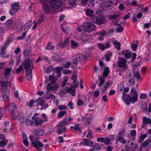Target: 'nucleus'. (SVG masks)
Returning <instances> with one entry per match:
<instances>
[{"label":"nucleus","instance_id":"obj_13","mask_svg":"<svg viewBox=\"0 0 151 151\" xmlns=\"http://www.w3.org/2000/svg\"><path fill=\"white\" fill-rule=\"evenodd\" d=\"M113 5V2L112 1H108L102 3L101 5V7L102 9H104L110 7Z\"/></svg>","mask_w":151,"mask_h":151},{"label":"nucleus","instance_id":"obj_6","mask_svg":"<svg viewBox=\"0 0 151 151\" xmlns=\"http://www.w3.org/2000/svg\"><path fill=\"white\" fill-rule=\"evenodd\" d=\"M62 1L61 0H51L49 6L51 8L58 9L61 6Z\"/></svg>","mask_w":151,"mask_h":151},{"label":"nucleus","instance_id":"obj_8","mask_svg":"<svg viewBox=\"0 0 151 151\" xmlns=\"http://www.w3.org/2000/svg\"><path fill=\"white\" fill-rule=\"evenodd\" d=\"M17 109V107L13 102H10L8 105V109L11 113V117L12 118H15V114L16 113L15 112V110Z\"/></svg>","mask_w":151,"mask_h":151},{"label":"nucleus","instance_id":"obj_11","mask_svg":"<svg viewBox=\"0 0 151 151\" xmlns=\"http://www.w3.org/2000/svg\"><path fill=\"white\" fill-rule=\"evenodd\" d=\"M91 20L92 22L99 25L103 24L105 22V19L104 18H93Z\"/></svg>","mask_w":151,"mask_h":151},{"label":"nucleus","instance_id":"obj_16","mask_svg":"<svg viewBox=\"0 0 151 151\" xmlns=\"http://www.w3.org/2000/svg\"><path fill=\"white\" fill-rule=\"evenodd\" d=\"M52 84L48 83L46 86L47 89L48 91H54L58 89V86L57 84H56L53 86H51Z\"/></svg>","mask_w":151,"mask_h":151},{"label":"nucleus","instance_id":"obj_37","mask_svg":"<svg viewBox=\"0 0 151 151\" xmlns=\"http://www.w3.org/2000/svg\"><path fill=\"white\" fill-rule=\"evenodd\" d=\"M9 92H6L2 95V97L4 101L7 100V99L9 98Z\"/></svg>","mask_w":151,"mask_h":151},{"label":"nucleus","instance_id":"obj_48","mask_svg":"<svg viewBox=\"0 0 151 151\" xmlns=\"http://www.w3.org/2000/svg\"><path fill=\"white\" fill-rule=\"evenodd\" d=\"M101 32V35L100 37L98 38V40L102 41L104 39L106 32L104 30L102 32Z\"/></svg>","mask_w":151,"mask_h":151},{"label":"nucleus","instance_id":"obj_61","mask_svg":"<svg viewBox=\"0 0 151 151\" xmlns=\"http://www.w3.org/2000/svg\"><path fill=\"white\" fill-rule=\"evenodd\" d=\"M76 0H70L68 2V4L71 6L74 5L76 4Z\"/></svg>","mask_w":151,"mask_h":151},{"label":"nucleus","instance_id":"obj_12","mask_svg":"<svg viewBox=\"0 0 151 151\" xmlns=\"http://www.w3.org/2000/svg\"><path fill=\"white\" fill-rule=\"evenodd\" d=\"M32 144L37 149H38L39 151H42V149L40 148L43 147V145L41 142L35 140L34 142H32Z\"/></svg>","mask_w":151,"mask_h":151},{"label":"nucleus","instance_id":"obj_26","mask_svg":"<svg viewBox=\"0 0 151 151\" xmlns=\"http://www.w3.org/2000/svg\"><path fill=\"white\" fill-rule=\"evenodd\" d=\"M113 44L114 45L115 47L118 50H121V44L120 42L116 40L112 41Z\"/></svg>","mask_w":151,"mask_h":151},{"label":"nucleus","instance_id":"obj_9","mask_svg":"<svg viewBox=\"0 0 151 151\" xmlns=\"http://www.w3.org/2000/svg\"><path fill=\"white\" fill-rule=\"evenodd\" d=\"M127 60L124 58H119V61L118 62V65L120 67L123 69H125L127 68V65L126 64Z\"/></svg>","mask_w":151,"mask_h":151},{"label":"nucleus","instance_id":"obj_64","mask_svg":"<svg viewBox=\"0 0 151 151\" xmlns=\"http://www.w3.org/2000/svg\"><path fill=\"white\" fill-rule=\"evenodd\" d=\"M14 35H11L8 38L7 40L8 42H12L14 38Z\"/></svg>","mask_w":151,"mask_h":151},{"label":"nucleus","instance_id":"obj_46","mask_svg":"<svg viewBox=\"0 0 151 151\" xmlns=\"http://www.w3.org/2000/svg\"><path fill=\"white\" fill-rule=\"evenodd\" d=\"M72 59L73 61V63L74 65H77L78 62V60L76 58L75 56L74 57H73L72 58Z\"/></svg>","mask_w":151,"mask_h":151},{"label":"nucleus","instance_id":"obj_42","mask_svg":"<svg viewBox=\"0 0 151 151\" xmlns=\"http://www.w3.org/2000/svg\"><path fill=\"white\" fill-rule=\"evenodd\" d=\"M93 12L90 9H88L86 12V14L89 17H92Z\"/></svg>","mask_w":151,"mask_h":151},{"label":"nucleus","instance_id":"obj_57","mask_svg":"<svg viewBox=\"0 0 151 151\" xmlns=\"http://www.w3.org/2000/svg\"><path fill=\"white\" fill-rule=\"evenodd\" d=\"M5 111V109L3 108L0 109V119H1L3 115L4 114Z\"/></svg>","mask_w":151,"mask_h":151},{"label":"nucleus","instance_id":"obj_60","mask_svg":"<svg viewBox=\"0 0 151 151\" xmlns=\"http://www.w3.org/2000/svg\"><path fill=\"white\" fill-rule=\"evenodd\" d=\"M77 104L78 106H80L83 104V102L82 100L78 99L77 102Z\"/></svg>","mask_w":151,"mask_h":151},{"label":"nucleus","instance_id":"obj_7","mask_svg":"<svg viewBox=\"0 0 151 151\" xmlns=\"http://www.w3.org/2000/svg\"><path fill=\"white\" fill-rule=\"evenodd\" d=\"M19 4L17 3H15L11 5V7L10 9V14L13 15L18 11L19 9L20 6Z\"/></svg>","mask_w":151,"mask_h":151},{"label":"nucleus","instance_id":"obj_20","mask_svg":"<svg viewBox=\"0 0 151 151\" xmlns=\"http://www.w3.org/2000/svg\"><path fill=\"white\" fill-rule=\"evenodd\" d=\"M131 52L128 50H123L121 52V54L124 55L127 59H129L131 58Z\"/></svg>","mask_w":151,"mask_h":151},{"label":"nucleus","instance_id":"obj_1","mask_svg":"<svg viewBox=\"0 0 151 151\" xmlns=\"http://www.w3.org/2000/svg\"><path fill=\"white\" fill-rule=\"evenodd\" d=\"M130 93V95L124 92L123 93L122 98L124 99L125 104L127 105H129L131 102L133 103L137 101L138 93L134 88H132Z\"/></svg>","mask_w":151,"mask_h":151},{"label":"nucleus","instance_id":"obj_4","mask_svg":"<svg viewBox=\"0 0 151 151\" xmlns=\"http://www.w3.org/2000/svg\"><path fill=\"white\" fill-rule=\"evenodd\" d=\"M96 29V26L92 23L86 22L83 24V29L85 32H89L95 30Z\"/></svg>","mask_w":151,"mask_h":151},{"label":"nucleus","instance_id":"obj_25","mask_svg":"<svg viewBox=\"0 0 151 151\" xmlns=\"http://www.w3.org/2000/svg\"><path fill=\"white\" fill-rule=\"evenodd\" d=\"M12 69V68L11 67L5 69V72L4 73V78L6 79L7 78L10 74Z\"/></svg>","mask_w":151,"mask_h":151},{"label":"nucleus","instance_id":"obj_31","mask_svg":"<svg viewBox=\"0 0 151 151\" xmlns=\"http://www.w3.org/2000/svg\"><path fill=\"white\" fill-rule=\"evenodd\" d=\"M99 82L98 84V86L99 87H101L105 82V80L104 79V78L102 76H100L99 77Z\"/></svg>","mask_w":151,"mask_h":151},{"label":"nucleus","instance_id":"obj_58","mask_svg":"<svg viewBox=\"0 0 151 151\" xmlns=\"http://www.w3.org/2000/svg\"><path fill=\"white\" fill-rule=\"evenodd\" d=\"M31 27L30 24L29 22L26 23L24 25V27L26 29H29Z\"/></svg>","mask_w":151,"mask_h":151},{"label":"nucleus","instance_id":"obj_45","mask_svg":"<svg viewBox=\"0 0 151 151\" xmlns=\"http://www.w3.org/2000/svg\"><path fill=\"white\" fill-rule=\"evenodd\" d=\"M80 125L79 124H75L74 127V130L81 132V128L80 127Z\"/></svg>","mask_w":151,"mask_h":151},{"label":"nucleus","instance_id":"obj_18","mask_svg":"<svg viewBox=\"0 0 151 151\" xmlns=\"http://www.w3.org/2000/svg\"><path fill=\"white\" fill-rule=\"evenodd\" d=\"M9 84L7 79L4 78H2L1 80L0 81V85L2 88H4L6 87Z\"/></svg>","mask_w":151,"mask_h":151},{"label":"nucleus","instance_id":"obj_17","mask_svg":"<svg viewBox=\"0 0 151 151\" xmlns=\"http://www.w3.org/2000/svg\"><path fill=\"white\" fill-rule=\"evenodd\" d=\"M69 38L67 37L64 40L63 42L62 43L60 42L58 43V46L60 47L61 48H63L67 46L69 43Z\"/></svg>","mask_w":151,"mask_h":151},{"label":"nucleus","instance_id":"obj_34","mask_svg":"<svg viewBox=\"0 0 151 151\" xmlns=\"http://www.w3.org/2000/svg\"><path fill=\"white\" fill-rule=\"evenodd\" d=\"M151 143V138L149 139L146 140L142 144V146L146 147L148 145Z\"/></svg>","mask_w":151,"mask_h":151},{"label":"nucleus","instance_id":"obj_39","mask_svg":"<svg viewBox=\"0 0 151 151\" xmlns=\"http://www.w3.org/2000/svg\"><path fill=\"white\" fill-rule=\"evenodd\" d=\"M143 120V124H145L146 123L149 124L151 122V119L149 118H147L146 117H144Z\"/></svg>","mask_w":151,"mask_h":151},{"label":"nucleus","instance_id":"obj_52","mask_svg":"<svg viewBox=\"0 0 151 151\" xmlns=\"http://www.w3.org/2000/svg\"><path fill=\"white\" fill-rule=\"evenodd\" d=\"M111 55L112 53H109L105 55L106 59L107 61H109L110 60V59L111 56Z\"/></svg>","mask_w":151,"mask_h":151},{"label":"nucleus","instance_id":"obj_51","mask_svg":"<svg viewBox=\"0 0 151 151\" xmlns=\"http://www.w3.org/2000/svg\"><path fill=\"white\" fill-rule=\"evenodd\" d=\"M71 44L73 48H74L78 47V44L74 41L71 40Z\"/></svg>","mask_w":151,"mask_h":151},{"label":"nucleus","instance_id":"obj_2","mask_svg":"<svg viewBox=\"0 0 151 151\" xmlns=\"http://www.w3.org/2000/svg\"><path fill=\"white\" fill-rule=\"evenodd\" d=\"M133 74H129L126 78V80L129 85H132L134 84L135 82L134 77L138 79H139L140 78L139 74L138 72H134L133 71Z\"/></svg>","mask_w":151,"mask_h":151},{"label":"nucleus","instance_id":"obj_62","mask_svg":"<svg viewBox=\"0 0 151 151\" xmlns=\"http://www.w3.org/2000/svg\"><path fill=\"white\" fill-rule=\"evenodd\" d=\"M124 29L122 26H120L119 27L116 29V31L118 32H121L123 31Z\"/></svg>","mask_w":151,"mask_h":151},{"label":"nucleus","instance_id":"obj_36","mask_svg":"<svg viewBox=\"0 0 151 151\" xmlns=\"http://www.w3.org/2000/svg\"><path fill=\"white\" fill-rule=\"evenodd\" d=\"M110 83L108 82H106L104 86V88L101 89L100 90L102 91L103 92H104L106 91V90L109 87Z\"/></svg>","mask_w":151,"mask_h":151},{"label":"nucleus","instance_id":"obj_28","mask_svg":"<svg viewBox=\"0 0 151 151\" xmlns=\"http://www.w3.org/2000/svg\"><path fill=\"white\" fill-rule=\"evenodd\" d=\"M49 80L51 82V84H53L55 81L58 79L54 76L50 75L49 77Z\"/></svg>","mask_w":151,"mask_h":151},{"label":"nucleus","instance_id":"obj_41","mask_svg":"<svg viewBox=\"0 0 151 151\" xmlns=\"http://www.w3.org/2000/svg\"><path fill=\"white\" fill-rule=\"evenodd\" d=\"M147 137V135L145 134H142L140 135L139 137V143L143 141L144 139Z\"/></svg>","mask_w":151,"mask_h":151},{"label":"nucleus","instance_id":"obj_47","mask_svg":"<svg viewBox=\"0 0 151 151\" xmlns=\"http://www.w3.org/2000/svg\"><path fill=\"white\" fill-rule=\"evenodd\" d=\"M8 142V140L5 139L4 140L0 141V146H3L6 145Z\"/></svg>","mask_w":151,"mask_h":151},{"label":"nucleus","instance_id":"obj_44","mask_svg":"<svg viewBox=\"0 0 151 151\" xmlns=\"http://www.w3.org/2000/svg\"><path fill=\"white\" fill-rule=\"evenodd\" d=\"M67 111H64L59 112L57 115L58 118H60L62 117L65 114H66Z\"/></svg>","mask_w":151,"mask_h":151},{"label":"nucleus","instance_id":"obj_59","mask_svg":"<svg viewBox=\"0 0 151 151\" xmlns=\"http://www.w3.org/2000/svg\"><path fill=\"white\" fill-rule=\"evenodd\" d=\"M88 134L86 136V137L90 138L92 137L93 133L90 129H88Z\"/></svg>","mask_w":151,"mask_h":151},{"label":"nucleus","instance_id":"obj_38","mask_svg":"<svg viewBox=\"0 0 151 151\" xmlns=\"http://www.w3.org/2000/svg\"><path fill=\"white\" fill-rule=\"evenodd\" d=\"M63 68L62 66L58 67L56 69V72L58 77H60L61 76V71L63 69Z\"/></svg>","mask_w":151,"mask_h":151},{"label":"nucleus","instance_id":"obj_35","mask_svg":"<svg viewBox=\"0 0 151 151\" xmlns=\"http://www.w3.org/2000/svg\"><path fill=\"white\" fill-rule=\"evenodd\" d=\"M7 48L4 46H3L1 51L0 52V55L4 57V55H6V51Z\"/></svg>","mask_w":151,"mask_h":151},{"label":"nucleus","instance_id":"obj_49","mask_svg":"<svg viewBox=\"0 0 151 151\" xmlns=\"http://www.w3.org/2000/svg\"><path fill=\"white\" fill-rule=\"evenodd\" d=\"M25 123L27 126H29L33 124V122L32 120L27 119L25 121Z\"/></svg>","mask_w":151,"mask_h":151},{"label":"nucleus","instance_id":"obj_33","mask_svg":"<svg viewBox=\"0 0 151 151\" xmlns=\"http://www.w3.org/2000/svg\"><path fill=\"white\" fill-rule=\"evenodd\" d=\"M35 102H38V104L37 105V106H38L39 105L42 106L43 104L44 103L45 101L43 98H38L36 101H35Z\"/></svg>","mask_w":151,"mask_h":151},{"label":"nucleus","instance_id":"obj_19","mask_svg":"<svg viewBox=\"0 0 151 151\" xmlns=\"http://www.w3.org/2000/svg\"><path fill=\"white\" fill-rule=\"evenodd\" d=\"M25 58V60H30V58L32 56L30 51L29 50L24 49L23 52Z\"/></svg>","mask_w":151,"mask_h":151},{"label":"nucleus","instance_id":"obj_56","mask_svg":"<svg viewBox=\"0 0 151 151\" xmlns=\"http://www.w3.org/2000/svg\"><path fill=\"white\" fill-rule=\"evenodd\" d=\"M103 146V145H102L101 144L100 145L99 144H96L94 145V146L93 145V146H94V147L97 150L100 149L101 148V147H102Z\"/></svg>","mask_w":151,"mask_h":151},{"label":"nucleus","instance_id":"obj_27","mask_svg":"<svg viewBox=\"0 0 151 151\" xmlns=\"http://www.w3.org/2000/svg\"><path fill=\"white\" fill-rule=\"evenodd\" d=\"M67 124H68L66 121V119H65L62 121L58 126V128H61L62 127L65 126Z\"/></svg>","mask_w":151,"mask_h":151},{"label":"nucleus","instance_id":"obj_10","mask_svg":"<svg viewBox=\"0 0 151 151\" xmlns=\"http://www.w3.org/2000/svg\"><path fill=\"white\" fill-rule=\"evenodd\" d=\"M73 84L74 85L71 88H68L66 90V92L71 94L73 96H75V89L74 88L78 87V82L77 83L75 82V83H73Z\"/></svg>","mask_w":151,"mask_h":151},{"label":"nucleus","instance_id":"obj_40","mask_svg":"<svg viewBox=\"0 0 151 151\" xmlns=\"http://www.w3.org/2000/svg\"><path fill=\"white\" fill-rule=\"evenodd\" d=\"M126 130L124 129H122L120 130L117 135V137H122L123 136L125 133Z\"/></svg>","mask_w":151,"mask_h":151},{"label":"nucleus","instance_id":"obj_14","mask_svg":"<svg viewBox=\"0 0 151 151\" xmlns=\"http://www.w3.org/2000/svg\"><path fill=\"white\" fill-rule=\"evenodd\" d=\"M13 23V20L11 19L6 21L5 23V31H6L9 30L12 27Z\"/></svg>","mask_w":151,"mask_h":151},{"label":"nucleus","instance_id":"obj_29","mask_svg":"<svg viewBox=\"0 0 151 151\" xmlns=\"http://www.w3.org/2000/svg\"><path fill=\"white\" fill-rule=\"evenodd\" d=\"M109 72V70L108 67H107L104 68L103 72V76H102L103 78L107 76Z\"/></svg>","mask_w":151,"mask_h":151},{"label":"nucleus","instance_id":"obj_3","mask_svg":"<svg viewBox=\"0 0 151 151\" xmlns=\"http://www.w3.org/2000/svg\"><path fill=\"white\" fill-rule=\"evenodd\" d=\"M42 4V10L46 14H48L50 11V1L51 0H40Z\"/></svg>","mask_w":151,"mask_h":151},{"label":"nucleus","instance_id":"obj_50","mask_svg":"<svg viewBox=\"0 0 151 151\" xmlns=\"http://www.w3.org/2000/svg\"><path fill=\"white\" fill-rule=\"evenodd\" d=\"M138 145L137 143H134V146H131L130 147V149H132V151H134L135 150L137 149L138 148Z\"/></svg>","mask_w":151,"mask_h":151},{"label":"nucleus","instance_id":"obj_54","mask_svg":"<svg viewBox=\"0 0 151 151\" xmlns=\"http://www.w3.org/2000/svg\"><path fill=\"white\" fill-rule=\"evenodd\" d=\"M22 65H21L19 68L16 70V73L17 74L20 73L22 69Z\"/></svg>","mask_w":151,"mask_h":151},{"label":"nucleus","instance_id":"obj_53","mask_svg":"<svg viewBox=\"0 0 151 151\" xmlns=\"http://www.w3.org/2000/svg\"><path fill=\"white\" fill-rule=\"evenodd\" d=\"M50 42H49L48 44V45L47 47H46V48L48 50H53L54 48V47L52 46Z\"/></svg>","mask_w":151,"mask_h":151},{"label":"nucleus","instance_id":"obj_43","mask_svg":"<svg viewBox=\"0 0 151 151\" xmlns=\"http://www.w3.org/2000/svg\"><path fill=\"white\" fill-rule=\"evenodd\" d=\"M66 129V127H63L61 129L58 128V129L57 131V133L58 134H60L64 132H65Z\"/></svg>","mask_w":151,"mask_h":151},{"label":"nucleus","instance_id":"obj_32","mask_svg":"<svg viewBox=\"0 0 151 151\" xmlns=\"http://www.w3.org/2000/svg\"><path fill=\"white\" fill-rule=\"evenodd\" d=\"M26 76L27 80L30 81L32 78V71H27L26 72Z\"/></svg>","mask_w":151,"mask_h":151},{"label":"nucleus","instance_id":"obj_21","mask_svg":"<svg viewBox=\"0 0 151 151\" xmlns=\"http://www.w3.org/2000/svg\"><path fill=\"white\" fill-rule=\"evenodd\" d=\"M93 142H91L86 139H85L84 141L80 143V144L81 145H84L91 147H93Z\"/></svg>","mask_w":151,"mask_h":151},{"label":"nucleus","instance_id":"obj_30","mask_svg":"<svg viewBox=\"0 0 151 151\" xmlns=\"http://www.w3.org/2000/svg\"><path fill=\"white\" fill-rule=\"evenodd\" d=\"M116 140L117 141L116 142V144L117 143L118 141L120 142L122 144H124L126 142V140L123 137H117Z\"/></svg>","mask_w":151,"mask_h":151},{"label":"nucleus","instance_id":"obj_24","mask_svg":"<svg viewBox=\"0 0 151 151\" xmlns=\"http://www.w3.org/2000/svg\"><path fill=\"white\" fill-rule=\"evenodd\" d=\"M75 56L77 58L79 61L84 60L86 58V56L85 55H83L81 54H77Z\"/></svg>","mask_w":151,"mask_h":151},{"label":"nucleus","instance_id":"obj_23","mask_svg":"<svg viewBox=\"0 0 151 151\" xmlns=\"http://www.w3.org/2000/svg\"><path fill=\"white\" fill-rule=\"evenodd\" d=\"M44 131L41 129L35 130L33 131V133L35 135L41 136L44 134Z\"/></svg>","mask_w":151,"mask_h":151},{"label":"nucleus","instance_id":"obj_22","mask_svg":"<svg viewBox=\"0 0 151 151\" xmlns=\"http://www.w3.org/2000/svg\"><path fill=\"white\" fill-rule=\"evenodd\" d=\"M22 114L21 113H19L17 115V113L15 114V117L14 118H13L14 119H17L20 122L22 123H24L25 118L22 116Z\"/></svg>","mask_w":151,"mask_h":151},{"label":"nucleus","instance_id":"obj_63","mask_svg":"<svg viewBox=\"0 0 151 151\" xmlns=\"http://www.w3.org/2000/svg\"><path fill=\"white\" fill-rule=\"evenodd\" d=\"M147 97V95L146 94L142 93L140 95L139 98L141 99H145Z\"/></svg>","mask_w":151,"mask_h":151},{"label":"nucleus","instance_id":"obj_5","mask_svg":"<svg viewBox=\"0 0 151 151\" xmlns=\"http://www.w3.org/2000/svg\"><path fill=\"white\" fill-rule=\"evenodd\" d=\"M22 67L24 66V69L27 71H32L33 69V64L30 60H24L22 61Z\"/></svg>","mask_w":151,"mask_h":151},{"label":"nucleus","instance_id":"obj_55","mask_svg":"<svg viewBox=\"0 0 151 151\" xmlns=\"http://www.w3.org/2000/svg\"><path fill=\"white\" fill-rule=\"evenodd\" d=\"M124 83H120L118 86V90L120 91H122L124 88Z\"/></svg>","mask_w":151,"mask_h":151},{"label":"nucleus","instance_id":"obj_15","mask_svg":"<svg viewBox=\"0 0 151 151\" xmlns=\"http://www.w3.org/2000/svg\"><path fill=\"white\" fill-rule=\"evenodd\" d=\"M32 119L34 120V124L37 127L41 126L44 122V120L40 118H35V116L32 117Z\"/></svg>","mask_w":151,"mask_h":151}]
</instances>
